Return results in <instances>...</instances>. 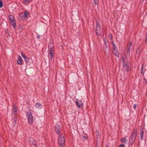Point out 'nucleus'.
Returning <instances> with one entry per match:
<instances>
[{
	"instance_id": "f257e3e1",
	"label": "nucleus",
	"mask_w": 147,
	"mask_h": 147,
	"mask_svg": "<svg viewBox=\"0 0 147 147\" xmlns=\"http://www.w3.org/2000/svg\"><path fill=\"white\" fill-rule=\"evenodd\" d=\"M137 135V132L135 130H134L129 139V142L131 145H132L135 141Z\"/></svg>"
},
{
	"instance_id": "f03ea898",
	"label": "nucleus",
	"mask_w": 147,
	"mask_h": 147,
	"mask_svg": "<svg viewBox=\"0 0 147 147\" xmlns=\"http://www.w3.org/2000/svg\"><path fill=\"white\" fill-rule=\"evenodd\" d=\"M65 139L64 136L61 135L59 136L58 143L60 147H64L65 145Z\"/></svg>"
},
{
	"instance_id": "7ed1b4c3",
	"label": "nucleus",
	"mask_w": 147,
	"mask_h": 147,
	"mask_svg": "<svg viewBox=\"0 0 147 147\" xmlns=\"http://www.w3.org/2000/svg\"><path fill=\"white\" fill-rule=\"evenodd\" d=\"M9 17L11 24L14 28H16V23L14 17L12 15H10L9 16Z\"/></svg>"
},
{
	"instance_id": "20e7f679",
	"label": "nucleus",
	"mask_w": 147,
	"mask_h": 147,
	"mask_svg": "<svg viewBox=\"0 0 147 147\" xmlns=\"http://www.w3.org/2000/svg\"><path fill=\"white\" fill-rule=\"evenodd\" d=\"M96 34L98 35H100L101 34V30L100 26L98 22H96V29L95 30Z\"/></svg>"
},
{
	"instance_id": "39448f33",
	"label": "nucleus",
	"mask_w": 147,
	"mask_h": 147,
	"mask_svg": "<svg viewBox=\"0 0 147 147\" xmlns=\"http://www.w3.org/2000/svg\"><path fill=\"white\" fill-rule=\"evenodd\" d=\"M126 57H125L122 58V64L123 68L125 69L126 71H128L129 70V67L127 65V63L125 62V59L126 58Z\"/></svg>"
},
{
	"instance_id": "423d86ee",
	"label": "nucleus",
	"mask_w": 147,
	"mask_h": 147,
	"mask_svg": "<svg viewBox=\"0 0 147 147\" xmlns=\"http://www.w3.org/2000/svg\"><path fill=\"white\" fill-rule=\"evenodd\" d=\"M26 115L27 118L28 122L29 124H32L33 122V117L31 113H26Z\"/></svg>"
},
{
	"instance_id": "0eeeda50",
	"label": "nucleus",
	"mask_w": 147,
	"mask_h": 147,
	"mask_svg": "<svg viewBox=\"0 0 147 147\" xmlns=\"http://www.w3.org/2000/svg\"><path fill=\"white\" fill-rule=\"evenodd\" d=\"M131 45L132 43L131 42H129L127 45L126 51L128 54L130 53V50L131 49Z\"/></svg>"
},
{
	"instance_id": "6e6552de",
	"label": "nucleus",
	"mask_w": 147,
	"mask_h": 147,
	"mask_svg": "<svg viewBox=\"0 0 147 147\" xmlns=\"http://www.w3.org/2000/svg\"><path fill=\"white\" fill-rule=\"evenodd\" d=\"M60 126L58 124H56L55 126V131L57 134L59 135V136L61 135V134L60 133Z\"/></svg>"
},
{
	"instance_id": "1a4fd4ad",
	"label": "nucleus",
	"mask_w": 147,
	"mask_h": 147,
	"mask_svg": "<svg viewBox=\"0 0 147 147\" xmlns=\"http://www.w3.org/2000/svg\"><path fill=\"white\" fill-rule=\"evenodd\" d=\"M30 145H33L35 147H37L36 141L33 138H31L30 140Z\"/></svg>"
},
{
	"instance_id": "9d476101",
	"label": "nucleus",
	"mask_w": 147,
	"mask_h": 147,
	"mask_svg": "<svg viewBox=\"0 0 147 147\" xmlns=\"http://www.w3.org/2000/svg\"><path fill=\"white\" fill-rule=\"evenodd\" d=\"M22 63V59L20 56H19L18 57L17 63L18 65H21Z\"/></svg>"
},
{
	"instance_id": "9b49d317",
	"label": "nucleus",
	"mask_w": 147,
	"mask_h": 147,
	"mask_svg": "<svg viewBox=\"0 0 147 147\" xmlns=\"http://www.w3.org/2000/svg\"><path fill=\"white\" fill-rule=\"evenodd\" d=\"M50 45L49 46V47L50 49L49 53L50 54L51 57L52 58L53 56V51L54 48L53 47V46H52V47H50Z\"/></svg>"
},
{
	"instance_id": "f8f14e48",
	"label": "nucleus",
	"mask_w": 147,
	"mask_h": 147,
	"mask_svg": "<svg viewBox=\"0 0 147 147\" xmlns=\"http://www.w3.org/2000/svg\"><path fill=\"white\" fill-rule=\"evenodd\" d=\"M113 54L116 56L119 57V53L118 52L117 49H113Z\"/></svg>"
},
{
	"instance_id": "ddd939ff",
	"label": "nucleus",
	"mask_w": 147,
	"mask_h": 147,
	"mask_svg": "<svg viewBox=\"0 0 147 147\" xmlns=\"http://www.w3.org/2000/svg\"><path fill=\"white\" fill-rule=\"evenodd\" d=\"M35 106L36 108L38 109H41L42 107V105L39 102H37L36 103Z\"/></svg>"
},
{
	"instance_id": "4468645a",
	"label": "nucleus",
	"mask_w": 147,
	"mask_h": 147,
	"mask_svg": "<svg viewBox=\"0 0 147 147\" xmlns=\"http://www.w3.org/2000/svg\"><path fill=\"white\" fill-rule=\"evenodd\" d=\"M21 55L22 57L24 59L26 62H28L29 61V58L26 57L23 53H21Z\"/></svg>"
},
{
	"instance_id": "2eb2a0df",
	"label": "nucleus",
	"mask_w": 147,
	"mask_h": 147,
	"mask_svg": "<svg viewBox=\"0 0 147 147\" xmlns=\"http://www.w3.org/2000/svg\"><path fill=\"white\" fill-rule=\"evenodd\" d=\"M103 38L105 45V46L106 48H107V43L108 42V41L107 39L106 38V36L104 35L103 36Z\"/></svg>"
},
{
	"instance_id": "dca6fc26",
	"label": "nucleus",
	"mask_w": 147,
	"mask_h": 147,
	"mask_svg": "<svg viewBox=\"0 0 147 147\" xmlns=\"http://www.w3.org/2000/svg\"><path fill=\"white\" fill-rule=\"evenodd\" d=\"M144 133V131L143 129H142L140 131V138L142 140H143V138L144 137L143 135Z\"/></svg>"
},
{
	"instance_id": "f3484780",
	"label": "nucleus",
	"mask_w": 147,
	"mask_h": 147,
	"mask_svg": "<svg viewBox=\"0 0 147 147\" xmlns=\"http://www.w3.org/2000/svg\"><path fill=\"white\" fill-rule=\"evenodd\" d=\"M75 103L77 106L79 108H80L81 107H82L83 104L82 103L80 104L77 101H76L75 102Z\"/></svg>"
},
{
	"instance_id": "a211bd4d",
	"label": "nucleus",
	"mask_w": 147,
	"mask_h": 147,
	"mask_svg": "<svg viewBox=\"0 0 147 147\" xmlns=\"http://www.w3.org/2000/svg\"><path fill=\"white\" fill-rule=\"evenodd\" d=\"M95 134L96 136V137L97 138H100V135L99 133L98 130H96L95 131Z\"/></svg>"
},
{
	"instance_id": "6ab92c4d",
	"label": "nucleus",
	"mask_w": 147,
	"mask_h": 147,
	"mask_svg": "<svg viewBox=\"0 0 147 147\" xmlns=\"http://www.w3.org/2000/svg\"><path fill=\"white\" fill-rule=\"evenodd\" d=\"M17 109L16 107L14 105L13 107V110L12 113H14V114H16Z\"/></svg>"
},
{
	"instance_id": "aec40b11",
	"label": "nucleus",
	"mask_w": 147,
	"mask_h": 147,
	"mask_svg": "<svg viewBox=\"0 0 147 147\" xmlns=\"http://www.w3.org/2000/svg\"><path fill=\"white\" fill-rule=\"evenodd\" d=\"M128 140L126 138H124L121 140V142L122 143H125L126 142H127Z\"/></svg>"
},
{
	"instance_id": "412c9836",
	"label": "nucleus",
	"mask_w": 147,
	"mask_h": 147,
	"mask_svg": "<svg viewBox=\"0 0 147 147\" xmlns=\"http://www.w3.org/2000/svg\"><path fill=\"white\" fill-rule=\"evenodd\" d=\"M30 2V0H23V3L25 4L29 3Z\"/></svg>"
},
{
	"instance_id": "4be33fe9",
	"label": "nucleus",
	"mask_w": 147,
	"mask_h": 147,
	"mask_svg": "<svg viewBox=\"0 0 147 147\" xmlns=\"http://www.w3.org/2000/svg\"><path fill=\"white\" fill-rule=\"evenodd\" d=\"M17 119L16 117H14L13 119V121L14 122V123H13V125H16V124Z\"/></svg>"
},
{
	"instance_id": "5701e85b",
	"label": "nucleus",
	"mask_w": 147,
	"mask_h": 147,
	"mask_svg": "<svg viewBox=\"0 0 147 147\" xmlns=\"http://www.w3.org/2000/svg\"><path fill=\"white\" fill-rule=\"evenodd\" d=\"M111 43L113 45V49H117V47L114 43L113 41L111 42Z\"/></svg>"
},
{
	"instance_id": "b1692460",
	"label": "nucleus",
	"mask_w": 147,
	"mask_h": 147,
	"mask_svg": "<svg viewBox=\"0 0 147 147\" xmlns=\"http://www.w3.org/2000/svg\"><path fill=\"white\" fill-rule=\"evenodd\" d=\"M144 69V64H143L142 67H141V74H144V72H143V70Z\"/></svg>"
},
{
	"instance_id": "393cba45",
	"label": "nucleus",
	"mask_w": 147,
	"mask_h": 147,
	"mask_svg": "<svg viewBox=\"0 0 147 147\" xmlns=\"http://www.w3.org/2000/svg\"><path fill=\"white\" fill-rule=\"evenodd\" d=\"M28 14V12L27 11H26L24 12V17H27Z\"/></svg>"
},
{
	"instance_id": "a878e982",
	"label": "nucleus",
	"mask_w": 147,
	"mask_h": 147,
	"mask_svg": "<svg viewBox=\"0 0 147 147\" xmlns=\"http://www.w3.org/2000/svg\"><path fill=\"white\" fill-rule=\"evenodd\" d=\"M93 1L95 5H96L98 3V0H93Z\"/></svg>"
},
{
	"instance_id": "bb28decb",
	"label": "nucleus",
	"mask_w": 147,
	"mask_h": 147,
	"mask_svg": "<svg viewBox=\"0 0 147 147\" xmlns=\"http://www.w3.org/2000/svg\"><path fill=\"white\" fill-rule=\"evenodd\" d=\"M3 6V2L2 1H0V8H1Z\"/></svg>"
},
{
	"instance_id": "cd10ccee",
	"label": "nucleus",
	"mask_w": 147,
	"mask_h": 147,
	"mask_svg": "<svg viewBox=\"0 0 147 147\" xmlns=\"http://www.w3.org/2000/svg\"><path fill=\"white\" fill-rule=\"evenodd\" d=\"M125 147V145L123 144H121L119 146V147Z\"/></svg>"
},
{
	"instance_id": "c85d7f7f",
	"label": "nucleus",
	"mask_w": 147,
	"mask_h": 147,
	"mask_svg": "<svg viewBox=\"0 0 147 147\" xmlns=\"http://www.w3.org/2000/svg\"><path fill=\"white\" fill-rule=\"evenodd\" d=\"M50 45V47H51V46H53V47L54 45H53V43H50V44H49V45L48 46Z\"/></svg>"
},
{
	"instance_id": "c756f323",
	"label": "nucleus",
	"mask_w": 147,
	"mask_h": 147,
	"mask_svg": "<svg viewBox=\"0 0 147 147\" xmlns=\"http://www.w3.org/2000/svg\"><path fill=\"white\" fill-rule=\"evenodd\" d=\"M109 36L111 39H112V35L111 34H109Z\"/></svg>"
},
{
	"instance_id": "7c9ffc66",
	"label": "nucleus",
	"mask_w": 147,
	"mask_h": 147,
	"mask_svg": "<svg viewBox=\"0 0 147 147\" xmlns=\"http://www.w3.org/2000/svg\"><path fill=\"white\" fill-rule=\"evenodd\" d=\"M81 137H82L84 139H87V137L84 136H81Z\"/></svg>"
},
{
	"instance_id": "2f4dec72",
	"label": "nucleus",
	"mask_w": 147,
	"mask_h": 147,
	"mask_svg": "<svg viewBox=\"0 0 147 147\" xmlns=\"http://www.w3.org/2000/svg\"><path fill=\"white\" fill-rule=\"evenodd\" d=\"M136 107H137V105H136V104H134V107H133L135 109H136Z\"/></svg>"
},
{
	"instance_id": "473e14b6",
	"label": "nucleus",
	"mask_w": 147,
	"mask_h": 147,
	"mask_svg": "<svg viewBox=\"0 0 147 147\" xmlns=\"http://www.w3.org/2000/svg\"><path fill=\"white\" fill-rule=\"evenodd\" d=\"M40 36L39 34H38L37 35V37L38 38H40Z\"/></svg>"
},
{
	"instance_id": "72a5a7b5",
	"label": "nucleus",
	"mask_w": 147,
	"mask_h": 147,
	"mask_svg": "<svg viewBox=\"0 0 147 147\" xmlns=\"http://www.w3.org/2000/svg\"><path fill=\"white\" fill-rule=\"evenodd\" d=\"M145 42L147 43V36H146V37L145 39Z\"/></svg>"
},
{
	"instance_id": "f704fd0d",
	"label": "nucleus",
	"mask_w": 147,
	"mask_h": 147,
	"mask_svg": "<svg viewBox=\"0 0 147 147\" xmlns=\"http://www.w3.org/2000/svg\"><path fill=\"white\" fill-rule=\"evenodd\" d=\"M142 0V1L143 2V1H145V0Z\"/></svg>"
},
{
	"instance_id": "c9c22d12",
	"label": "nucleus",
	"mask_w": 147,
	"mask_h": 147,
	"mask_svg": "<svg viewBox=\"0 0 147 147\" xmlns=\"http://www.w3.org/2000/svg\"><path fill=\"white\" fill-rule=\"evenodd\" d=\"M106 147H108V146H107V145H106Z\"/></svg>"
},
{
	"instance_id": "e433bc0d",
	"label": "nucleus",
	"mask_w": 147,
	"mask_h": 147,
	"mask_svg": "<svg viewBox=\"0 0 147 147\" xmlns=\"http://www.w3.org/2000/svg\"><path fill=\"white\" fill-rule=\"evenodd\" d=\"M146 36H147V33L146 34Z\"/></svg>"
}]
</instances>
